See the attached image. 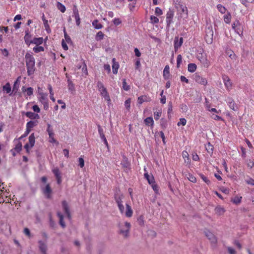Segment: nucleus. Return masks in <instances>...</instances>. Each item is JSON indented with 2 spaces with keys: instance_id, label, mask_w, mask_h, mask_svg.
Segmentation results:
<instances>
[{
  "instance_id": "nucleus-34",
  "label": "nucleus",
  "mask_w": 254,
  "mask_h": 254,
  "mask_svg": "<svg viewBox=\"0 0 254 254\" xmlns=\"http://www.w3.org/2000/svg\"><path fill=\"white\" fill-rule=\"evenodd\" d=\"M196 65L195 64H189L188 66V70L190 72H193L196 69Z\"/></svg>"
},
{
  "instance_id": "nucleus-29",
  "label": "nucleus",
  "mask_w": 254,
  "mask_h": 254,
  "mask_svg": "<svg viewBox=\"0 0 254 254\" xmlns=\"http://www.w3.org/2000/svg\"><path fill=\"white\" fill-rule=\"evenodd\" d=\"M144 178L147 180L149 184H153L155 183L154 177L152 176H149L147 173L144 174Z\"/></svg>"
},
{
  "instance_id": "nucleus-17",
  "label": "nucleus",
  "mask_w": 254,
  "mask_h": 254,
  "mask_svg": "<svg viewBox=\"0 0 254 254\" xmlns=\"http://www.w3.org/2000/svg\"><path fill=\"white\" fill-rule=\"evenodd\" d=\"M151 101V98L148 95L140 96L137 99V102L140 105L142 104L143 102H149Z\"/></svg>"
},
{
  "instance_id": "nucleus-21",
  "label": "nucleus",
  "mask_w": 254,
  "mask_h": 254,
  "mask_svg": "<svg viewBox=\"0 0 254 254\" xmlns=\"http://www.w3.org/2000/svg\"><path fill=\"white\" fill-rule=\"evenodd\" d=\"M31 35L29 33L28 31L25 32V35L24 37V39L25 43L29 46L31 43L32 40L31 39Z\"/></svg>"
},
{
  "instance_id": "nucleus-16",
  "label": "nucleus",
  "mask_w": 254,
  "mask_h": 254,
  "mask_svg": "<svg viewBox=\"0 0 254 254\" xmlns=\"http://www.w3.org/2000/svg\"><path fill=\"white\" fill-rule=\"evenodd\" d=\"M183 43V38L181 37L179 39L178 37H176L174 40V49L177 51L178 49L181 47Z\"/></svg>"
},
{
  "instance_id": "nucleus-39",
  "label": "nucleus",
  "mask_w": 254,
  "mask_h": 254,
  "mask_svg": "<svg viewBox=\"0 0 254 254\" xmlns=\"http://www.w3.org/2000/svg\"><path fill=\"white\" fill-rule=\"evenodd\" d=\"M67 82L68 90L71 91H74L75 90L74 84H73L72 81L70 79H68Z\"/></svg>"
},
{
  "instance_id": "nucleus-59",
  "label": "nucleus",
  "mask_w": 254,
  "mask_h": 254,
  "mask_svg": "<svg viewBox=\"0 0 254 254\" xmlns=\"http://www.w3.org/2000/svg\"><path fill=\"white\" fill-rule=\"evenodd\" d=\"M247 166L250 168H252L254 166V162L251 160L247 161Z\"/></svg>"
},
{
  "instance_id": "nucleus-37",
  "label": "nucleus",
  "mask_w": 254,
  "mask_h": 254,
  "mask_svg": "<svg viewBox=\"0 0 254 254\" xmlns=\"http://www.w3.org/2000/svg\"><path fill=\"white\" fill-rule=\"evenodd\" d=\"M92 25L95 29H100L103 27V25L99 22L98 20H94L92 22Z\"/></svg>"
},
{
  "instance_id": "nucleus-49",
  "label": "nucleus",
  "mask_w": 254,
  "mask_h": 254,
  "mask_svg": "<svg viewBox=\"0 0 254 254\" xmlns=\"http://www.w3.org/2000/svg\"><path fill=\"white\" fill-rule=\"evenodd\" d=\"M150 19L151 20V23L153 24H156L159 22V19L155 16L151 15L150 16Z\"/></svg>"
},
{
  "instance_id": "nucleus-26",
  "label": "nucleus",
  "mask_w": 254,
  "mask_h": 254,
  "mask_svg": "<svg viewBox=\"0 0 254 254\" xmlns=\"http://www.w3.org/2000/svg\"><path fill=\"white\" fill-rule=\"evenodd\" d=\"M57 215L59 218V223L63 228L65 227V224L64 221V216L60 212H57Z\"/></svg>"
},
{
  "instance_id": "nucleus-43",
  "label": "nucleus",
  "mask_w": 254,
  "mask_h": 254,
  "mask_svg": "<svg viewBox=\"0 0 254 254\" xmlns=\"http://www.w3.org/2000/svg\"><path fill=\"white\" fill-rule=\"evenodd\" d=\"M130 103H131V99L130 98L127 99L125 102V108L128 111H129L130 109Z\"/></svg>"
},
{
  "instance_id": "nucleus-2",
  "label": "nucleus",
  "mask_w": 254,
  "mask_h": 254,
  "mask_svg": "<svg viewBox=\"0 0 254 254\" xmlns=\"http://www.w3.org/2000/svg\"><path fill=\"white\" fill-rule=\"evenodd\" d=\"M174 4L177 10L178 20L186 19L188 16V10L186 4L181 0H174Z\"/></svg>"
},
{
  "instance_id": "nucleus-50",
  "label": "nucleus",
  "mask_w": 254,
  "mask_h": 254,
  "mask_svg": "<svg viewBox=\"0 0 254 254\" xmlns=\"http://www.w3.org/2000/svg\"><path fill=\"white\" fill-rule=\"evenodd\" d=\"M162 114V112L161 111H159L157 112H155L154 113V117L155 120H158L161 117Z\"/></svg>"
},
{
  "instance_id": "nucleus-53",
  "label": "nucleus",
  "mask_w": 254,
  "mask_h": 254,
  "mask_svg": "<svg viewBox=\"0 0 254 254\" xmlns=\"http://www.w3.org/2000/svg\"><path fill=\"white\" fill-rule=\"evenodd\" d=\"M79 166L80 168H82L84 166V160L82 157L78 158Z\"/></svg>"
},
{
  "instance_id": "nucleus-11",
  "label": "nucleus",
  "mask_w": 254,
  "mask_h": 254,
  "mask_svg": "<svg viewBox=\"0 0 254 254\" xmlns=\"http://www.w3.org/2000/svg\"><path fill=\"white\" fill-rule=\"evenodd\" d=\"M222 79L227 90H230L232 89V84L230 78L226 75H223Z\"/></svg>"
},
{
  "instance_id": "nucleus-45",
  "label": "nucleus",
  "mask_w": 254,
  "mask_h": 254,
  "mask_svg": "<svg viewBox=\"0 0 254 254\" xmlns=\"http://www.w3.org/2000/svg\"><path fill=\"white\" fill-rule=\"evenodd\" d=\"M242 197H239V196H235L234 198H233L232 199V201L233 202V203L234 204H238L239 203H241V199H242Z\"/></svg>"
},
{
  "instance_id": "nucleus-38",
  "label": "nucleus",
  "mask_w": 254,
  "mask_h": 254,
  "mask_svg": "<svg viewBox=\"0 0 254 254\" xmlns=\"http://www.w3.org/2000/svg\"><path fill=\"white\" fill-rule=\"evenodd\" d=\"M208 30H209L211 37L209 38L208 35H206L205 37V39L206 42L207 43L211 44L212 42V38H213V32L212 29L210 30V29H209V28H208Z\"/></svg>"
},
{
  "instance_id": "nucleus-52",
  "label": "nucleus",
  "mask_w": 254,
  "mask_h": 254,
  "mask_svg": "<svg viewBox=\"0 0 254 254\" xmlns=\"http://www.w3.org/2000/svg\"><path fill=\"white\" fill-rule=\"evenodd\" d=\"M187 123V121L185 118H181L180 119V121L178 122L177 125L180 126L181 125L185 126Z\"/></svg>"
},
{
  "instance_id": "nucleus-42",
  "label": "nucleus",
  "mask_w": 254,
  "mask_h": 254,
  "mask_svg": "<svg viewBox=\"0 0 254 254\" xmlns=\"http://www.w3.org/2000/svg\"><path fill=\"white\" fill-rule=\"evenodd\" d=\"M33 51L36 53H38L41 52H44V48L42 46H36L33 48Z\"/></svg>"
},
{
  "instance_id": "nucleus-48",
  "label": "nucleus",
  "mask_w": 254,
  "mask_h": 254,
  "mask_svg": "<svg viewBox=\"0 0 254 254\" xmlns=\"http://www.w3.org/2000/svg\"><path fill=\"white\" fill-rule=\"evenodd\" d=\"M189 180L193 183L196 182V178L192 174H189L188 177Z\"/></svg>"
},
{
  "instance_id": "nucleus-23",
  "label": "nucleus",
  "mask_w": 254,
  "mask_h": 254,
  "mask_svg": "<svg viewBox=\"0 0 254 254\" xmlns=\"http://www.w3.org/2000/svg\"><path fill=\"white\" fill-rule=\"evenodd\" d=\"M44 41L43 37L34 38L32 39V43L36 45V46H40Z\"/></svg>"
},
{
  "instance_id": "nucleus-27",
  "label": "nucleus",
  "mask_w": 254,
  "mask_h": 254,
  "mask_svg": "<svg viewBox=\"0 0 254 254\" xmlns=\"http://www.w3.org/2000/svg\"><path fill=\"white\" fill-rule=\"evenodd\" d=\"M35 137L34 133H32L29 136L28 142L27 143H29L30 145V147H33L35 144Z\"/></svg>"
},
{
  "instance_id": "nucleus-7",
  "label": "nucleus",
  "mask_w": 254,
  "mask_h": 254,
  "mask_svg": "<svg viewBox=\"0 0 254 254\" xmlns=\"http://www.w3.org/2000/svg\"><path fill=\"white\" fill-rule=\"evenodd\" d=\"M232 28L235 30V31L237 34H238L239 35H241V34H242L243 28L239 20H235L232 24Z\"/></svg>"
},
{
  "instance_id": "nucleus-35",
  "label": "nucleus",
  "mask_w": 254,
  "mask_h": 254,
  "mask_svg": "<svg viewBox=\"0 0 254 254\" xmlns=\"http://www.w3.org/2000/svg\"><path fill=\"white\" fill-rule=\"evenodd\" d=\"M2 90L6 93H9L11 91V88L9 83L7 82L2 87Z\"/></svg>"
},
{
  "instance_id": "nucleus-28",
  "label": "nucleus",
  "mask_w": 254,
  "mask_h": 254,
  "mask_svg": "<svg viewBox=\"0 0 254 254\" xmlns=\"http://www.w3.org/2000/svg\"><path fill=\"white\" fill-rule=\"evenodd\" d=\"M73 13L74 14V18L76 21V24L77 26H79L80 24V18L79 17L78 10L76 9L73 10Z\"/></svg>"
},
{
  "instance_id": "nucleus-64",
  "label": "nucleus",
  "mask_w": 254,
  "mask_h": 254,
  "mask_svg": "<svg viewBox=\"0 0 254 254\" xmlns=\"http://www.w3.org/2000/svg\"><path fill=\"white\" fill-rule=\"evenodd\" d=\"M246 183L248 184L251 185L252 186H254V179L252 178H250L249 179L246 180Z\"/></svg>"
},
{
  "instance_id": "nucleus-55",
  "label": "nucleus",
  "mask_w": 254,
  "mask_h": 254,
  "mask_svg": "<svg viewBox=\"0 0 254 254\" xmlns=\"http://www.w3.org/2000/svg\"><path fill=\"white\" fill-rule=\"evenodd\" d=\"M228 56L232 59V60H236V56L234 54V53L232 51H229L228 52Z\"/></svg>"
},
{
  "instance_id": "nucleus-13",
  "label": "nucleus",
  "mask_w": 254,
  "mask_h": 254,
  "mask_svg": "<svg viewBox=\"0 0 254 254\" xmlns=\"http://www.w3.org/2000/svg\"><path fill=\"white\" fill-rule=\"evenodd\" d=\"M42 192L47 198L50 199L51 198L52 190L50 184H47L46 187L42 189Z\"/></svg>"
},
{
  "instance_id": "nucleus-44",
  "label": "nucleus",
  "mask_w": 254,
  "mask_h": 254,
  "mask_svg": "<svg viewBox=\"0 0 254 254\" xmlns=\"http://www.w3.org/2000/svg\"><path fill=\"white\" fill-rule=\"evenodd\" d=\"M104 36L103 33L102 31H99L97 33L95 38L97 41H100L103 39Z\"/></svg>"
},
{
  "instance_id": "nucleus-56",
  "label": "nucleus",
  "mask_w": 254,
  "mask_h": 254,
  "mask_svg": "<svg viewBox=\"0 0 254 254\" xmlns=\"http://www.w3.org/2000/svg\"><path fill=\"white\" fill-rule=\"evenodd\" d=\"M113 22L115 25H119L122 23V21L120 18H115L113 20Z\"/></svg>"
},
{
  "instance_id": "nucleus-51",
  "label": "nucleus",
  "mask_w": 254,
  "mask_h": 254,
  "mask_svg": "<svg viewBox=\"0 0 254 254\" xmlns=\"http://www.w3.org/2000/svg\"><path fill=\"white\" fill-rule=\"evenodd\" d=\"M123 88L126 91H128L129 89V86L127 84L125 79H124L123 81Z\"/></svg>"
},
{
  "instance_id": "nucleus-10",
  "label": "nucleus",
  "mask_w": 254,
  "mask_h": 254,
  "mask_svg": "<svg viewBox=\"0 0 254 254\" xmlns=\"http://www.w3.org/2000/svg\"><path fill=\"white\" fill-rule=\"evenodd\" d=\"M52 171L56 178L58 184L60 185L62 183V180L61 173L58 167H55Z\"/></svg>"
},
{
  "instance_id": "nucleus-3",
  "label": "nucleus",
  "mask_w": 254,
  "mask_h": 254,
  "mask_svg": "<svg viewBox=\"0 0 254 254\" xmlns=\"http://www.w3.org/2000/svg\"><path fill=\"white\" fill-rule=\"evenodd\" d=\"M25 62L26 64L27 73L29 75L33 74L35 71V59L30 54L27 53L25 55Z\"/></svg>"
},
{
  "instance_id": "nucleus-46",
  "label": "nucleus",
  "mask_w": 254,
  "mask_h": 254,
  "mask_svg": "<svg viewBox=\"0 0 254 254\" xmlns=\"http://www.w3.org/2000/svg\"><path fill=\"white\" fill-rule=\"evenodd\" d=\"M199 176H200V178H201V179L205 183H206L208 185H210L211 182L206 176H205L204 175H203L202 174H200Z\"/></svg>"
},
{
  "instance_id": "nucleus-62",
  "label": "nucleus",
  "mask_w": 254,
  "mask_h": 254,
  "mask_svg": "<svg viewBox=\"0 0 254 254\" xmlns=\"http://www.w3.org/2000/svg\"><path fill=\"white\" fill-rule=\"evenodd\" d=\"M104 68L105 70H106L108 73L111 72V67L110 65L108 64H105L104 65Z\"/></svg>"
},
{
  "instance_id": "nucleus-47",
  "label": "nucleus",
  "mask_w": 254,
  "mask_h": 254,
  "mask_svg": "<svg viewBox=\"0 0 254 254\" xmlns=\"http://www.w3.org/2000/svg\"><path fill=\"white\" fill-rule=\"evenodd\" d=\"M45 30L48 33H50L51 31V29L50 28V26L48 24V21H45L43 22Z\"/></svg>"
},
{
  "instance_id": "nucleus-14",
  "label": "nucleus",
  "mask_w": 254,
  "mask_h": 254,
  "mask_svg": "<svg viewBox=\"0 0 254 254\" xmlns=\"http://www.w3.org/2000/svg\"><path fill=\"white\" fill-rule=\"evenodd\" d=\"M226 102L230 108L233 111H237L238 107L237 104L235 103L234 100L231 97H228Z\"/></svg>"
},
{
  "instance_id": "nucleus-6",
  "label": "nucleus",
  "mask_w": 254,
  "mask_h": 254,
  "mask_svg": "<svg viewBox=\"0 0 254 254\" xmlns=\"http://www.w3.org/2000/svg\"><path fill=\"white\" fill-rule=\"evenodd\" d=\"M97 87L99 91L100 92L101 95L106 101L110 102L111 101L110 96L107 89L104 87L103 84L101 82L98 81L97 83Z\"/></svg>"
},
{
  "instance_id": "nucleus-61",
  "label": "nucleus",
  "mask_w": 254,
  "mask_h": 254,
  "mask_svg": "<svg viewBox=\"0 0 254 254\" xmlns=\"http://www.w3.org/2000/svg\"><path fill=\"white\" fill-rule=\"evenodd\" d=\"M47 126L48 127H47V131L48 132V134H50L51 133V134L54 133L53 132V129L51 127V126L48 124Z\"/></svg>"
},
{
  "instance_id": "nucleus-4",
  "label": "nucleus",
  "mask_w": 254,
  "mask_h": 254,
  "mask_svg": "<svg viewBox=\"0 0 254 254\" xmlns=\"http://www.w3.org/2000/svg\"><path fill=\"white\" fill-rule=\"evenodd\" d=\"M204 234L205 237H207L209 241L211 246L213 247H216L218 243V239L214 233L208 229H205L204 231Z\"/></svg>"
},
{
  "instance_id": "nucleus-20",
  "label": "nucleus",
  "mask_w": 254,
  "mask_h": 254,
  "mask_svg": "<svg viewBox=\"0 0 254 254\" xmlns=\"http://www.w3.org/2000/svg\"><path fill=\"white\" fill-rule=\"evenodd\" d=\"M112 70L114 74H116L118 73V69L119 68V64L118 62H116V59L113 58L112 59Z\"/></svg>"
},
{
  "instance_id": "nucleus-8",
  "label": "nucleus",
  "mask_w": 254,
  "mask_h": 254,
  "mask_svg": "<svg viewBox=\"0 0 254 254\" xmlns=\"http://www.w3.org/2000/svg\"><path fill=\"white\" fill-rule=\"evenodd\" d=\"M174 16V12L173 10L169 9L166 14V24L168 27L173 23V19Z\"/></svg>"
},
{
  "instance_id": "nucleus-5",
  "label": "nucleus",
  "mask_w": 254,
  "mask_h": 254,
  "mask_svg": "<svg viewBox=\"0 0 254 254\" xmlns=\"http://www.w3.org/2000/svg\"><path fill=\"white\" fill-rule=\"evenodd\" d=\"M196 58L204 67L208 68L210 66V63L208 60L206 54L202 52L198 53L196 55Z\"/></svg>"
},
{
  "instance_id": "nucleus-33",
  "label": "nucleus",
  "mask_w": 254,
  "mask_h": 254,
  "mask_svg": "<svg viewBox=\"0 0 254 254\" xmlns=\"http://www.w3.org/2000/svg\"><path fill=\"white\" fill-rule=\"evenodd\" d=\"M22 143L20 141H18L15 144V147L12 149V150L15 151L16 153H19L22 149Z\"/></svg>"
},
{
  "instance_id": "nucleus-57",
  "label": "nucleus",
  "mask_w": 254,
  "mask_h": 254,
  "mask_svg": "<svg viewBox=\"0 0 254 254\" xmlns=\"http://www.w3.org/2000/svg\"><path fill=\"white\" fill-rule=\"evenodd\" d=\"M155 13L158 16L161 15L163 13L162 10L158 7L155 8Z\"/></svg>"
},
{
  "instance_id": "nucleus-22",
  "label": "nucleus",
  "mask_w": 254,
  "mask_h": 254,
  "mask_svg": "<svg viewBox=\"0 0 254 254\" xmlns=\"http://www.w3.org/2000/svg\"><path fill=\"white\" fill-rule=\"evenodd\" d=\"M25 116L31 119H39L40 118V116L38 114H35L32 112H26Z\"/></svg>"
},
{
  "instance_id": "nucleus-41",
  "label": "nucleus",
  "mask_w": 254,
  "mask_h": 254,
  "mask_svg": "<svg viewBox=\"0 0 254 254\" xmlns=\"http://www.w3.org/2000/svg\"><path fill=\"white\" fill-rule=\"evenodd\" d=\"M217 8L218 11L220 12H221L222 14L225 13L227 10L226 8H225V7L221 4H218L217 5Z\"/></svg>"
},
{
  "instance_id": "nucleus-60",
  "label": "nucleus",
  "mask_w": 254,
  "mask_h": 254,
  "mask_svg": "<svg viewBox=\"0 0 254 254\" xmlns=\"http://www.w3.org/2000/svg\"><path fill=\"white\" fill-rule=\"evenodd\" d=\"M24 148L27 153H30V149L32 148L30 147V145L29 143H26L24 146Z\"/></svg>"
},
{
  "instance_id": "nucleus-31",
  "label": "nucleus",
  "mask_w": 254,
  "mask_h": 254,
  "mask_svg": "<svg viewBox=\"0 0 254 254\" xmlns=\"http://www.w3.org/2000/svg\"><path fill=\"white\" fill-rule=\"evenodd\" d=\"M224 22L227 24H229L231 22L232 16L230 12H228L223 16Z\"/></svg>"
},
{
  "instance_id": "nucleus-12",
  "label": "nucleus",
  "mask_w": 254,
  "mask_h": 254,
  "mask_svg": "<svg viewBox=\"0 0 254 254\" xmlns=\"http://www.w3.org/2000/svg\"><path fill=\"white\" fill-rule=\"evenodd\" d=\"M62 203L64 213L66 215V216L68 218V219L69 220H70L71 219V215L70 213L69 208L67 202L65 200H63Z\"/></svg>"
},
{
  "instance_id": "nucleus-32",
  "label": "nucleus",
  "mask_w": 254,
  "mask_h": 254,
  "mask_svg": "<svg viewBox=\"0 0 254 254\" xmlns=\"http://www.w3.org/2000/svg\"><path fill=\"white\" fill-rule=\"evenodd\" d=\"M144 123L146 126L153 127L154 121L152 117H147L144 120Z\"/></svg>"
},
{
  "instance_id": "nucleus-1",
  "label": "nucleus",
  "mask_w": 254,
  "mask_h": 254,
  "mask_svg": "<svg viewBox=\"0 0 254 254\" xmlns=\"http://www.w3.org/2000/svg\"><path fill=\"white\" fill-rule=\"evenodd\" d=\"M114 198L117 204L121 214H125L126 217H131L133 214V211L131 206L127 203L126 204V209H125L123 201V199L124 198V195L123 194L116 193L114 195Z\"/></svg>"
},
{
  "instance_id": "nucleus-54",
  "label": "nucleus",
  "mask_w": 254,
  "mask_h": 254,
  "mask_svg": "<svg viewBox=\"0 0 254 254\" xmlns=\"http://www.w3.org/2000/svg\"><path fill=\"white\" fill-rule=\"evenodd\" d=\"M49 142L51 143H55L56 142V140L54 138V133H51L49 134Z\"/></svg>"
},
{
  "instance_id": "nucleus-36",
  "label": "nucleus",
  "mask_w": 254,
  "mask_h": 254,
  "mask_svg": "<svg viewBox=\"0 0 254 254\" xmlns=\"http://www.w3.org/2000/svg\"><path fill=\"white\" fill-rule=\"evenodd\" d=\"M22 91L25 92L26 95L28 96H30L33 94V90L31 87H28L26 89H24V87L22 88Z\"/></svg>"
},
{
  "instance_id": "nucleus-9",
  "label": "nucleus",
  "mask_w": 254,
  "mask_h": 254,
  "mask_svg": "<svg viewBox=\"0 0 254 254\" xmlns=\"http://www.w3.org/2000/svg\"><path fill=\"white\" fill-rule=\"evenodd\" d=\"M193 79L197 83L203 85H206L207 84V81L206 79L200 76L197 73H195L193 75Z\"/></svg>"
},
{
  "instance_id": "nucleus-25",
  "label": "nucleus",
  "mask_w": 254,
  "mask_h": 254,
  "mask_svg": "<svg viewBox=\"0 0 254 254\" xmlns=\"http://www.w3.org/2000/svg\"><path fill=\"white\" fill-rule=\"evenodd\" d=\"M163 75L165 79L169 78L170 76V67L168 65H166L165 66V68L163 70Z\"/></svg>"
},
{
  "instance_id": "nucleus-58",
  "label": "nucleus",
  "mask_w": 254,
  "mask_h": 254,
  "mask_svg": "<svg viewBox=\"0 0 254 254\" xmlns=\"http://www.w3.org/2000/svg\"><path fill=\"white\" fill-rule=\"evenodd\" d=\"M32 109L35 112H36L37 113L40 112V109L37 105H34V106H33Z\"/></svg>"
},
{
  "instance_id": "nucleus-40",
  "label": "nucleus",
  "mask_w": 254,
  "mask_h": 254,
  "mask_svg": "<svg viewBox=\"0 0 254 254\" xmlns=\"http://www.w3.org/2000/svg\"><path fill=\"white\" fill-rule=\"evenodd\" d=\"M57 8L59 10H60L62 12L64 13L65 12L66 8L65 6L62 3L60 2H57Z\"/></svg>"
},
{
  "instance_id": "nucleus-15",
  "label": "nucleus",
  "mask_w": 254,
  "mask_h": 254,
  "mask_svg": "<svg viewBox=\"0 0 254 254\" xmlns=\"http://www.w3.org/2000/svg\"><path fill=\"white\" fill-rule=\"evenodd\" d=\"M126 228L125 230L121 229L120 230V234H122L125 237H127L128 236L129 229L130 228V224L128 222H126L125 224Z\"/></svg>"
},
{
  "instance_id": "nucleus-63",
  "label": "nucleus",
  "mask_w": 254,
  "mask_h": 254,
  "mask_svg": "<svg viewBox=\"0 0 254 254\" xmlns=\"http://www.w3.org/2000/svg\"><path fill=\"white\" fill-rule=\"evenodd\" d=\"M228 251L230 254H236V251L231 247H228Z\"/></svg>"
},
{
  "instance_id": "nucleus-19",
  "label": "nucleus",
  "mask_w": 254,
  "mask_h": 254,
  "mask_svg": "<svg viewBox=\"0 0 254 254\" xmlns=\"http://www.w3.org/2000/svg\"><path fill=\"white\" fill-rule=\"evenodd\" d=\"M39 97H38L39 101L41 103H44V102H46L48 101L47 96L48 94L43 93V92L39 91L38 92Z\"/></svg>"
},
{
  "instance_id": "nucleus-18",
  "label": "nucleus",
  "mask_w": 254,
  "mask_h": 254,
  "mask_svg": "<svg viewBox=\"0 0 254 254\" xmlns=\"http://www.w3.org/2000/svg\"><path fill=\"white\" fill-rule=\"evenodd\" d=\"M39 244V250L42 253V254H46L47 251V245L42 242V241H39L38 242Z\"/></svg>"
},
{
  "instance_id": "nucleus-24",
  "label": "nucleus",
  "mask_w": 254,
  "mask_h": 254,
  "mask_svg": "<svg viewBox=\"0 0 254 254\" xmlns=\"http://www.w3.org/2000/svg\"><path fill=\"white\" fill-rule=\"evenodd\" d=\"M37 121H30L27 123L26 124V129L31 131V129L37 126Z\"/></svg>"
},
{
  "instance_id": "nucleus-30",
  "label": "nucleus",
  "mask_w": 254,
  "mask_h": 254,
  "mask_svg": "<svg viewBox=\"0 0 254 254\" xmlns=\"http://www.w3.org/2000/svg\"><path fill=\"white\" fill-rule=\"evenodd\" d=\"M215 211L217 214L221 215L224 213L225 210L223 207L218 206L215 208Z\"/></svg>"
}]
</instances>
